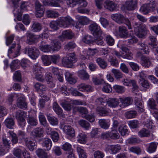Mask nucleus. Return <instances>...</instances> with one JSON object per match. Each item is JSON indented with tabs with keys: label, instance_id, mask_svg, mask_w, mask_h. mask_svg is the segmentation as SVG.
<instances>
[{
	"label": "nucleus",
	"instance_id": "nucleus-54",
	"mask_svg": "<svg viewBox=\"0 0 158 158\" xmlns=\"http://www.w3.org/2000/svg\"><path fill=\"white\" fill-rule=\"evenodd\" d=\"M82 41L86 44H89L95 42L94 41V38L90 35H87L85 36L82 39Z\"/></svg>",
	"mask_w": 158,
	"mask_h": 158
},
{
	"label": "nucleus",
	"instance_id": "nucleus-62",
	"mask_svg": "<svg viewBox=\"0 0 158 158\" xmlns=\"http://www.w3.org/2000/svg\"><path fill=\"white\" fill-rule=\"evenodd\" d=\"M39 119L40 123L44 126H47V123L46 118L42 113H40L39 116Z\"/></svg>",
	"mask_w": 158,
	"mask_h": 158
},
{
	"label": "nucleus",
	"instance_id": "nucleus-37",
	"mask_svg": "<svg viewBox=\"0 0 158 158\" xmlns=\"http://www.w3.org/2000/svg\"><path fill=\"white\" fill-rule=\"evenodd\" d=\"M151 10V7L149 4H144L142 6L139 10L140 12L143 13L145 15H147Z\"/></svg>",
	"mask_w": 158,
	"mask_h": 158
},
{
	"label": "nucleus",
	"instance_id": "nucleus-14",
	"mask_svg": "<svg viewBox=\"0 0 158 158\" xmlns=\"http://www.w3.org/2000/svg\"><path fill=\"white\" fill-rule=\"evenodd\" d=\"M79 111L81 114L82 117L85 118L90 122H93L95 120L93 115H89L88 114L87 109H79Z\"/></svg>",
	"mask_w": 158,
	"mask_h": 158
},
{
	"label": "nucleus",
	"instance_id": "nucleus-3",
	"mask_svg": "<svg viewBox=\"0 0 158 158\" xmlns=\"http://www.w3.org/2000/svg\"><path fill=\"white\" fill-rule=\"evenodd\" d=\"M144 127L138 132V135L140 137H148L150 135V130L152 127V123L150 121L144 123Z\"/></svg>",
	"mask_w": 158,
	"mask_h": 158
},
{
	"label": "nucleus",
	"instance_id": "nucleus-63",
	"mask_svg": "<svg viewBox=\"0 0 158 158\" xmlns=\"http://www.w3.org/2000/svg\"><path fill=\"white\" fill-rule=\"evenodd\" d=\"M44 64L46 66L49 65L51 63L50 60V56L47 55H44L42 57Z\"/></svg>",
	"mask_w": 158,
	"mask_h": 158
},
{
	"label": "nucleus",
	"instance_id": "nucleus-11",
	"mask_svg": "<svg viewBox=\"0 0 158 158\" xmlns=\"http://www.w3.org/2000/svg\"><path fill=\"white\" fill-rule=\"evenodd\" d=\"M103 5L105 8L111 11L115 10L117 8V5L113 1L109 0L105 1Z\"/></svg>",
	"mask_w": 158,
	"mask_h": 158
},
{
	"label": "nucleus",
	"instance_id": "nucleus-13",
	"mask_svg": "<svg viewBox=\"0 0 158 158\" xmlns=\"http://www.w3.org/2000/svg\"><path fill=\"white\" fill-rule=\"evenodd\" d=\"M15 46V44H13L8 50V55L12 58L17 56L19 54L20 49L19 47L17 48L16 52L13 53L14 51V48Z\"/></svg>",
	"mask_w": 158,
	"mask_h": 158
},
{
	"label": "nucleus",
	"instance_id": "nucleus-28",
	"mask_svg": "<svg viewBox=\"0 0 158 158\" xmlns=\"http://www.w3.org/2000/svg\"><path fill=\"white\" fill-rule=\"evenodd\" d=\"M78 76L81 79L87 80H88L89 78V75L88 73L85 70H80L77 72Z\"/></svg>",
	"mask_w": 158,
	"mask_h": 158
},
{
	"label": "nucleus",
	"instance_id": "nucleus-26",
	"mask_svg": "<svg viewBox=\"0 0 158 158\" xmlns=\"http://www.w3.org/2000/svg\"><path fill=\"white\" fill-rule=\"evenodd\" d=\"M74 35V34L72 31L70 30H65L63 31L61 36H59V38L62 37L64 39H72Z\"/></svg>",
	"mask_w": 158,
	"mask_h": 158
},
{
	"label": "nucleus",
	"instance_id": "nucleus-47",
	"mask_svg": "<svg viewBox=\"0 0 158 158\" xmlns=\"http://www.w3.org/2000/svg\"><path fill=\"white\" fill-rule=\"evenodd\" d=\"M67 56L64 57L62 59V63L64 66L68 68H71L73 65Z\"/></svg>",
	"mask_w": 158,
	"mask_h": 158
},
{
	"label": "nucleus",
	"instance_id": "nucleus-16",
	"mask_svg": "<svg viewBox=\"0 0 158 158\" xmlns=\"http://www.w3.org/2000/svg\"><path fill=\"white\" fill-rule=\"evenodd\" d=\"M121 102L120 106L121 108H125L131 104L133 99L131 97H127L123 99L122 98L120 99Z\"/></svg>",
	"mask_w": 158,
	"mask_h": 158
},
{
	"label": "nucleus",
	"instance_id": "nucleus-18",
	"mask_svg": "<svg viewBox=\"0 0 158 158\" xmlns=\"http://www.w3.org/2000/svg\"><path fill=\"white\" fill-rule=\"evenodd\" d=\"M17 107L21 109L27 108V103L25 98L23 97L19 98L17 100Z\"/></svg>",
	"mask_w": 158,
	"mask_h": 158
},
{
	"label": "nucleus",
	"instance_id": "nucleus-44",
	"mask_svg": "<svg viewBox=\"0 0 158 158\" xmlns=\"http://www.w3.org/2000/svg\"><path fill=\"white\" fill-rule=\"evenodd\" d=\"M36 153L40 158H48V156L47 153L41 149H38L36 150Z\"/></svg>",
	"mask_w": 158,
	"mask_h": 158
},
{
	"label": "nucleus",
	"instance_id": "nucleus-46",
	"mask_svg": "<svg viewBox=\"0 0 158 158\" xmlns=\"http://www.w3.org/2000/svg\"><path fill=\"white\" fill-rule=\"evenodd\" d=\"M26 36L27 37L26 43L29 45L33 44V42L34 41L33 40L34 35L30 32L27 31L26 33Z\"/></svg>",
	"mask_w": 158,
	"mask_h": 158
},
{
	"label": "nucleus",
	"instance_id": "nucleus-35",
	"mask_svg": "<svg viewBox=\"0 0 158 158\" xmlns=\"http://www.w3.org/2000/svg\"><path fill=\"white\" fill-rule=\"evenodd\" d=\"M43 131L42 128H37L31 133V135L34 137H41L42 136Z\"/></svg>",
	"mask_w": 158,
	"mask_h": 158
},
{
	"label": "nucleus",
	"instance_id": "nucleus-32",
	"mask_svg": "<svg viewBox=\"0 0 158 158\" xmlns=\"http://www.w3.org/2000/svg\"><path fill=\"white\" fill-rule=\"evenodd\" d=\"M96 61L100 67L103 69H106L107 67L108 64L106 61L101 57L98 58Z\"/></svg>",
	"mask_w": 158,
	"mask_h": 158
},
{
	"label": "nucleus",
	"instance_id": "nucleus-24",
	"mask_svg": "<svg viewBox=\"0 0 158 158\" xmlns=\"http://www.w3.org/2000/svg\"><path fill=\"white\" fill-rule=\"evenodd\" d=\"M46 42L44 41H42L39 46L40 50L44 52H49L51 51L52 47L49 45L45 44Z\"/></svg>",
	"mask_w": 158,
	"mask_h": 158
},
{
	"label": "nucleus",
	"instance_id": "nucleus-4",
	"mask_svg": "<svg viewBox=\"0 0 158 158\" xmlns=\"http://www.w3.org/2000/svg\"><path fill=\"white\" fill-rule=\"evenodd\" d=\"M73 23V20L69 16L60 17L57 20L58 25L64 27H68Z\"/></svg>",
	"mask_w": 158,
	"mask_h": 158
},
{
	"label": "nucleus",
	"instance_id": "nucleus-31",
	"mask_svg": "<svg viewBox=\"0 0 158 158\" xmlns=\"http://www.w3.org/2000/svg\"><path fill=\"white\" fill-rule=\"evenodd\" d=\"M35 89L38 92L43 93L46 90V87L45 85L40 83L37 82L34 85Z\"/></svg>",
	"mask_w": 158,
	"mask_h": 158
},
{
	"label": "nucleus",
	"instance_id": "nucleus-57",
	"mask_svg": "<svg viewBox=\"0 0 158 158\" xmlns=\"http://www.w3.org/2000/svg\"><path fill=\"white\" fill-rule=\"evenodd\" d=\"M67 56L69 58L70 61H71L73 65L77 60V59L75 53H70L67 55Z\"/></svg>",
	"mask_w": 158,
	"mask_h": 158
},
{
	"label": "nucleus",
	"instance_id": "nucleus-56",
	"mask_svg": "<svg viewBox=\"0 0 158 158\" xmlns=\"http://www.w3.org/2000/svg\"><path fill=\"white\" fill-rule=\"evenodd\" d=\"M96 104L99 106L98 108L99 109H103V106L106 104V102L103 101V99L102 98H98L96 100Z\"/></svg>",
	"mask_w": 158,
	"mask_h": 158
},
{
	"label": "nucleus",
	"instance_id": "nucleus-58",
	"mask_svg": "<svg viewBox=\"0 0 158 158\" xmlns=\"http://www.w3.org/2000/svg\"><path fill=\"white\" fill-rule=\"evenodd\" d=\"M67 56L69 58L70 61H71L73 65L77 60V59L75 53H70L67 55Z\"/></svg>",
	"mask_w": 158,
	"mask_h": 158
},
{
	"label": "nucleus",
	"instance_id": "nucleus-38",
	"mask_svg": "<svg viewBox=\"0 0 158 158\" xmlns=\"http://www.w3.org/2000/svg\"><path fill=\"white\" fill-rule=\"evenodd\" d=\"M24 140L25 141L26 145L30 150L32 151L34 150L35 144L34 140L33 142L29 139H24Z\"/></svg>",
	"mask_w": 158,
	"mask_h": 158
},
{
	"label": "nucleus",
	"instance_id": "nucleus-27",
	"mask_svg": "<svg viewBox=\"0 0 158 158\" xmlns=\"http://www.w3.org/2000/svg\"><path fill=\"white\" fill-rule=\"evenodd\" d=\"M128 32L127 29L125 27L120 26L118 27V34L122 38L127 37Z\"/></svg>",
	"mask_w": 158,
	"mask_h": 158
},
{
	"label": "nucleus",
	"instance_id": "nucleus-48",
	"mask_svg": "<svg viewBox=\"0 0 158 158\" xmlns=\"http://www.w3.org/2000/svg\"><path fill=\"white\" fill-rule=\"evenodd\" d=\"M99 123L101 127L105 129L108 128L110 126V123L105 119H100Z\"/></svg>",
	"mask_w": 158,
	"mask_h": 158
},
{
	"label": "nucleus",
	"instance_id": "nucleus-7",
	"mask_svg": "<svg viewBox=\"0 0 158 158\" xmlns=\"http://www.w3.org/2000/svg\"><path fill=\"white\" fill-rule=\"evenodd\" d=\"M35 6L36 11V16L40 18L43 16L44 14V7L38 1H36Z\"/></svg>",
	"mask_w": 158,
	"mask_h": 158
},
{
	"label": "nucleus",
	"instance_id": "nucleus-40",
	"mask_svg": "<svg viewBox=\"0 0 158 158\" xmlns=\"http://www.w3.org/2000/svg\"><path fill=\"white\" fill-rule=\"evenodd\" d=\"M5 124L7 127L13 129L15 125L14 120L11 118H7L4 121Z\"/></svg>",
	"mask_w": 158,
	"mask_h": 158
},
{
	"label": "nucleus",
	"instance_id": "nucleus-9",
	"mask_svg": "<svg viewBox=\"0 0 158 158\" xmlns=\"http://www.w3.org/2000/svg\"><path fill=\"white\" fill-rule=\"evenodd\" d=\"M63 130L68 138L73 137L75 135V131L70 126L65 125L63 128Z\"/></svg>",
	"mask_w": 158,
	"mask_h": 158
},
{
	"label": "nucleus",
	"instance_id": "nucleus-52",
	"mask_svg": "<svg viewBox=\"0 0 158 158\" xmlns=\"http://www.w3.org/2000/svg\"><path fill=\"white\" fill-rule=\"evenodd\" d=\"M47 118L50 124L53 126H55L58 124V122L57 119L53 116H47Z\"/></svg>",
	"mask_w": 158,
	"mask_h": 158
},
{
	"label": "nucleus",
	"instance_id": "nucleus-33",
	"mask_svg": "<svg viewBox=\"0 0 158 158\" xmlns=\"http://www.w3.org/2000/svg\"><path fill=\"white\" fill-rule=\"evenodd\" d=\"M118 131L121 135L123 136L127 135L129 133L127 127L125 125H122L119 126Z\"/></svg>",
	"mask_w": 158,
	"mask_h": 158
},
{
	"label": "nucleus",
	"instance_id": "nucleus-21",
	"mask_svg": "<svg viewBox=\"0 0 158 158\" xmlns=\"http://www.w3.org/2000/svg\"><path fill=\"white\" fill-rule=\"evenodd\" d=\"M141 65L145 68H149L152 64L150 59L148 57L143 56L141 60Z\"/></svg>",
	"mask_w": 158,
	"mask_h": 158
},
{
	"label": "nucleus",
	"instance_id": "nucleus-17",
	"mask_svg": "<svg viewBox=\"0 0 158 158\" xmlns=\"http://www.w3.org/2000/svg\"><path fill=\"white\" fill-rule=\"evenodd\" d=\"M121 149L119 145H108L106 150L111 154H115Z\"/></svg>",
	"mask_w": 158,
	"mask_h": 158
},
{
	"label": "nucleus",
	"instance_id": "nucleus-39",
	"mask_svg": "<svg viewBox=\"0 0 158 158\" xmlns=\"http://www.w3.org/2000/svg\"><path fill=\"white\" fill-rule=\"evenodd\" d=\"M77 149L80 158H86L87 157L86 153L83 149L82 147L77 146Z\"/></svg>",
	"mask_w": 158,
	"mask_h": 158
},
{
	"label": "nucleus",
	"instance_id": "nucleus-53",
	"mask_svg": "<svg viewBox=\"0 0 158 158\" xmlns=\"http://www.w3.org/2000/svg\"><path fill=\"white\" fill-rule=\"evenodd\" d=\"M32 30L34 32H38L41 29V26L40 24L36 22H34L31 27Z\"/></svg>",
	"mask_w": 158,
	"mask_h": 158
},
{
	"label": "nucleus",
	"instance_id": "nucleus-8",
	"mask_svg": "<svg viewBox=\"0 0 158 158\" xmlns=\"http://www.w3.org/2000/svg\"><path fill=\"white\" fill-rule=\"evenodd\" d=\"M33 73L35 75V78L37 80L43 82L44 81V78L42 75L41 71V68L38 66H34Z\"/></svg>",
	"mask_w": 158,
	"mask_h": 158
},
{
	"label": "nucleus",
	"instance_id": "nucleus-22",
	"mask_svg": "<svg viewBox=\"0 0 158 158\" xmlns=\"http://www.w3.org/2000/svg\"><path fill=\"white\" fill-rule=\"evenodd\" d=\"M52 50L53 51H57L61 47L60 42L56 39L51 40Z\"/></svg>",
	"mask_w": 158,
	"mask_h": 158
},
{
	"label": "nucleus",
	"instance_id": "nucleus-25",
	"mask_svg": "<svg viewBox=\"0 0 158 158\" xmlns=\"http://www.w3.org/2000/svg\"><path fill=\"white\" fill-rule=\"evenodd\" d=\"M42 146L45 150H48L51 149L52 146V142L49 138H45L43 140Z\"/></svg>",
	"mask_w": 158,
	"mask_h": 158
},
{
	"label": "nucleus",
	"instance_id": "nucleus-34",
	"mask_svg": "<svg viewBox=\"0 0 158 158\" xmlns=\"http://www.w3.org/2000/svg\"><path fill=\"white\" fill-rule=\"evenodd\" d=\"M111 71L117 80H119L123 77V74L118 69H113L111 70Z\"/></svg>",
	"mask_w": 158,
	"mask_h": 158
},
{
	"label": "nucleus",
	"instance_id": "nucleus-49",
	"mask_svg": "<svg viewBox=\"0 0 158 158\" xmlns=\"http://www.w3.org/2000/svg\"><path fill=\"white\" fill-rule=\"evenodd\" d=\"M13 10V13L15 16H17V18L18 20L20 21L22 20V12L20 10L17 8V7H15Z\"/></svg>",
	"mask_w": 158,
	"mask_h": 158
},
{
	"label": "nucleus",
	"instance_id": "nucleus-41",
	"mask_svg": "<svg viewBox=\"0 0 158 158\" xmlns=\"http://www.w3.org/2000/svg\"><path fill=\"white\" fill-rule=\"evenodd\" d=\"M158 143L156 142H152L150 143L147 149V152L149 153H153L156 151Z\"/></svg>",
	"mask_w": 158,
	"mask_h": 158
},
{
	"label": "nucleus",
	"instance_id": "nucleus-5",
	"mask_svg": "<svg viewBox=\"0 0 158 158\" xmlns=\"http://www.w3.org/2000/svg\"><path fill=\"white\" fill-rule=\"evenodd\" d=\"M25 50L29 56L33 59H35L40 54L39 50L35 47L26 48Z\"/></svg>",
	"mask_w": 158,
	"mask_h": 158
},
{
	"label": "nucleus",
	"instance_id": "nucleus-1",
	"mask_svg": "<svg viewBox=\"0 0 158 158\" xmlns=\"http://www.w3.org/2000/svg\"><path fill=\"white\" fill-rule=\"evenodd\" d=\"M89 30L93 32L94 36V41L98 45H103L104 42L102 36V31L99 26L95 23H93L89 26Z\"/></svg>",
	"mask_w": 158,
	"mask_h": 158
},
{
	"label": "nucleus",
	"instance_id": "nucleus-60",
	"mask_svg": "<svg viewBox=\"0 0 158 158\" xmlns=\"http://www.w3.org/2000/svg\"><path fill=\"white\" fill-rule=\"evenodd\" d=\"M128 124L131 128H135L138 127L139 123L137 120H133L129 121Z\"/></svg>",
	"mask_w": 158,
	"mask_h": 158
},
{
	"label": "nucleus",
	"instance_id": "nucleus-55",
	"mask_svg": "<svg viewBox=\"0 0 158 158\" xmlns=\"http://www.w3.org/2000/svg\"><path fill=\"white\" fill-rule=\"evenodd\" d=\"M79 23L82 25H86L89 23V20L85 16H81L79 18Z\"/></svg>",
	"mask_w": 158,
	"mask_h": 158
},
{
	"label": "nucleus",
	"instance_id": "nucleus-43",
	"mask_svg": "<svg viewBox=\"0 0 158 158\" xmlns=\"http://www.w3.org/2000/svg\"><path fill=\"white\" fill-rule=\"evenodd\" d=\"M66 80L70 83L75 84L76 82V79L73 77V75L69 72H67L65 74Z\"/></svg>",
	"mask_w": 158,
	"mask_h": 158
},
{
	"label": "nucleus",
	"instance_id": "nucleus-19",
	"mask_svg": "<svg viewBox=\"0 0 158 158\" xmlns=\"http://www.w3.org/2000/svg\"><path fill=\"white\" fill-rule=\"evenodd\" d=\"M3 141L4 146L2 148V147L0 146V155H4L10 147L9 141L6 139H3Z\"/></svg>",
	"mask_w": 158,
	"mask_h": 158
},
{
	"label": "nucleus",
	"instance_id": "nucleus-6",
	"mask_svg": "<svg viewBox=\"0 0 158 158\" xmlns=\"http://www.w3.org/2000/svg\"><path fill=\"white\" fill-rule=\"evenodd\" d=\"M137 0H127L125 2L124 6L127 10H133L137 7Z\"/></svg>",
	"mask_w": 158,
	"mask_h": 158
},
{
	"label": "nucleus",
	"instance_id": "nucleus-50",
	"mask_svg": "<svg viewBox=\"0 0 158 158\" xmlns=\"http://www.w3.org/2000/svg\"><path fill=\"white\" fill-rule=\"evenodd\" d=\"M139 48L142 50H143L144 53H146V54L149 53V49L148 47L144 43H140L138 44Z\"/></svg>",
	"mask_w": 158,
	"mask_h": 158
},
{
	"label": "nucleus",
	"instance_id": "nucleus-42",
	"mask_svg": "<svg viewBox=\"0 0 158 158\" xmlns=\"http://www.w3.org/2000/svg\"><path fill=\"white\" fill-rule=\"evenodd\" d=\"M47 17L48 18H55L59 16V14L56 11L52 10H48L46 11Z\"/></svg>",
	"mask_w": 158,
	"mask_h": 158
},
{
	"label": "nucleus",
	"instance_id": "nucleus-36",
	"mask_svg": "<svg viewBox=\"0 0 158 158\" xmlns=\"http://www.w3.org/2000/svg\"><path fill=\"white\" fill-rule=\"evenodd\" d=\"M96 111L99 115L101 116L112 114L110 109H97Z\"/></svg>",
	"mask_w": 158,
	"mask_h": 158
},
{
	"label": "nucleus",
	"instance_id": "nucleus-2",
	"mask_svg": "<svg viewBox=\"0 0 158 158\" xmlns=\"http://www.w3.org/2000/svg\"><path fill=\"white\" fill-rule=\"evenodd\" d=\"M133 28L136 35L139 38H145L148 30L145 24L139 22L133 23Z\"/></svg>",
	"mask_w": 158,
	"mask_h": 158
},
{
	"label": "nucleus",
	"instance_id": "nucleus-23",
	"mask_svg": "<svg viewBox=\"0 0 158 158\" xmlns=\"http://www.w3.org/2000/svg\"><path fill=\"white\" fill-rule=\"evenodd\" d=\"M115 130H112L110 132H106L103 134L102 135L105 138L110 137L112 139H117L119 137V135L118 133H116L114 131Z\"/></svg>",
	"mask_w": 158,
	"mask_h": 158
},
{
	"label": "nucleus",
	"instance_id": "nucleus-20",
	"mask_svg": "<svg viewBox=\"0 0 158 158\" xmlns=\"http://www.w3.org/2000/svg\"><path fill=\"white\" fill-rule=\"evenodd\" d=\"M43 3L45 6H49L52 7H60V5L59 3L54 0H44Z\"/></svg>",
	"mask_w": 158,
	"mask_h": 158
},
{
	"label": "nucleus",
	"instance_id": "nucleus-30",
	"mask_svg": "<svg viewBox=\"0 0 158 158\" xmlns=\"http://www.w3.org/2000/svg\"><path fill=\"white\" fill-rule=\"evenodd\" d=\"M107 60L112 66L117 67L119 65V63L117 59L112 55L109 56Z\"/></svg>",
	"mask_w": 158,
	"mask_h": 158
},
{
	"label": "nucleus",
	"instance_id": "nucleus-29",
	"mask_svg": "<svg viewBox=\"0 0 158 158\" xmlns=\"http://www.w3.org/2000/svg\"><path fill=\"white\" fill-rule=\"evenodd\" d=\"M21 113L17 115V118L19 125L21 127H24L26 123V122L24 119L25 115L23 112H21Z\"/></svg>",
	"mask_w": 158,
	"mask_h": 158
},
{
	"label": "nucleus",
	"instance_id": "nucleus-61",
	"mask_svg": "<svg viewBox=\"0 0 158 158\" xmlns=\"http://www.w3.org/2000/svg\"><path fill=\"white\" fill-rule=\"evenodd\" d=\"M136 112L134 110H131L127 112L125 114V116L128 119L134 118L136 115Z\"/></svg>",
	"mask_w": 158,
	"mask_h": 158
},
{
	"label": "nucleus",
	"instance_id": "nucleus-15",
	"mask_svg": "<svg viewBox=\"0 0 158 158\" xmlns=\"http://www.w3.org/2000/svg\"><path fill=\"white\" fill-rule=\"evenodd\" d=\"M111 17L113 20L118 23H123L126 18L123 15L120 14H114L111 15Z\"/></svg>",
	"mask_w": 158,
	"mask_h": 158
},
{
	"label": "nucleus",
	"instance_id": "nucleus-51",
	"mask_svg": "<svg viewBox=\"0 0 158 158\" xmlns=\"http://www.w3.org/2000/svg\"><path fill=\"white\" fill-rule=\"evenodd\" d=\"M79 124L85 130H88L90 128V124L86 121L84 120H80L79 122Z\"/></svg>",
	"mask_w": 158,
	"mask_h": 158
},
{
	"label": "nucleus",
	"instance_id": "nucleus-10",
	"mask_svg": "<svg viewBox=\"0 0 158 158\" xmlns=\"http://www.w3.org/2000/svg\"><path fill=\"white\" fill-rule=\"evenodd\" d=\"M63 130L68 138L73 137L75 135V131L70 126L65 125L63 128Z\"/></svg>",
	"mask_w": 158,
	"mask_h": 158
},
{
	"label": "nucleus",
	"instance_id": "nucleus-64",
	"mask_svg": "<svg viewBox=\"0 0 158 158\" xmlns=\"http://www.w3.org/2000/svg\"><path fill=\"white\" fill-rule=\"evenodd\" d=\"M148 104L151 109H156L157 105L153 99L150 98L148 102Z\"/></svg>",
	"mask_w": 158,
	"mask_h": 158
},
{
	"label": "nucleus",
	"instance_id": "nucleus-59",
	"mask_svg": "<svg viewBox=\"0 0 158 158\" xmlns=\"http://www.w3.org/2000/svg\"><path fill=\"white\" fill-rule=\"evenodd\" d=\"M9 137L11 138V141L13 144H15L18 142V139L16 135L12 131H9L8 133Z\"/></svg>",
	"mask_w": 158,
	"mask_h": 158
},
{
	"label": "nucleus",
	"instance_id": "nucleus-45",
	"mask_svg": "<svg viewBox=\"0 0 158 158\" xmlns=\"http://www.w3.org/2000/svg\"><path fill=\"white\" fill-rule=\"evenodd\" d=\"M107 104L110 107L115 108L118 104V100L116 98H110L107 102Z\"/></svg>",
	"mask_w": 158,
	"mask_h": 158
},
{
	"label": "nucleus",
	"instance_id": "nucleus-12",
	"mask_svg": "<svg viewBox=\"0 0 158 158\" xmlns=\"http://www.w3.org/2000/svg\"><path fill=\"white\" fill-rule=\"evenodd\" d=\"M77 142L82 144H86L88 142V138L86 134L84 132H80L77 137Z\"/></svg>",
	"mask_w": 158,
	"mask_h": 158
}]
</instances>
